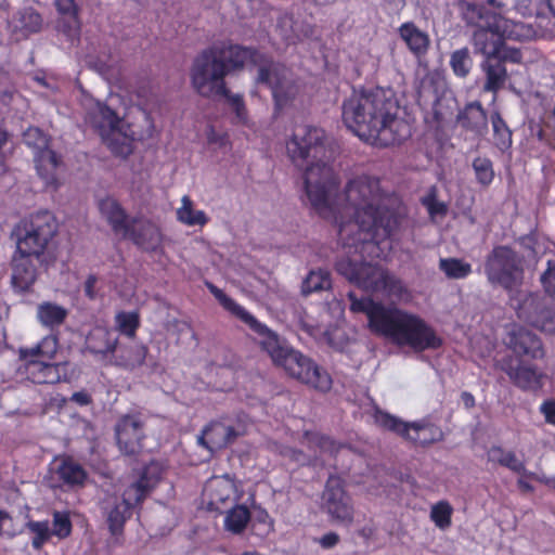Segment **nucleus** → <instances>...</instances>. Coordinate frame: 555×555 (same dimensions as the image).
<instances>
[{
	"instance_id": "nucleus-25",
	"label": "nucleus",
	"mask_w": 555,
	"mask_h": 555,
	"mask_svg": "<svg viewBox=\"0 0 555 555\" xmlns=\"http://www.w3.org/2000/svg\"><path fill=\"white\" fill-rule=\"evenodd\" d=\"M34 162L37 173L43 180L46 186H57L56 169L61 164L57 154L47 146L35 152Z\"/></svg>"
},
{
	"instance_id": "nucleus-62",
	"label": "nucleus",
	"mask_w": 555,
	"mask_h": 555,
	"mask_svg": "<svg viewBox=\"0 0 555 555\" xmlns=\"http://www.w3.org/2000/svg\"><path fill=\"white\" fill-rule=\"evenodd\" d=\"M96 282L98 279L93 274H90L85 282V295L90 299H93L95 297L94 287Z\"/></svg>"
},
{
	"instance_id": "nucleus-64",
	"label": "nucleus",
	"mask_w": 555,
	"mask_h": 555,
	"mask_svg": "<svg viewBox=\"0 0 555 555\" xmlns=\"http://www.w3.org/2000/svg\"><path fill=\"white\" fill-rule=\"evenodd\" d=\"M433 120L437 124V127H440L443 120L442 114L436 106L433 107Z\"/></svg>"
},
{
	"instance_id": "nucleus-27",
	"label": "nucleus",
	"mask_w": 555,
	"mask_h": 555,
	"mask_svg": "<svg viewBox=\"0 0 555 555\" xmlns=\"http://www.w3.org/2000/svg\"><path fill=\"white\" fill-rule=\"evenodd\" d=\"M101 214L106 218L115 233H121L122 236L127 234L131 227V219L129 220L126 210L121 205L112 197H106L99 203Z\"/></svg>"
},
{
	"instance_id": "nucleus-33",
	"label": "nucleus",
	"mask_w": 555,
	"mask_h": 555,
	"mask_svg": "<svg viewBox=\"0 0 555 555\" xmlns=\"http://www.w3.org/2000/svg\"><path fill=\"white\" fill-rule=\"evenodd\" d=\"M43 25L41 14L34 8H24L17 12L14 17V28L24 37L39 33Z\"/></svg>"
},
{
	"instance_id": "nucleus-22",
	"label": "nucleus",
	"mask_w": 555,
	"mask_h": 555,
	"mask_svg": "<svg viewBox=\"0 0 555 555\" xmlns=\"http://www.w3.org/2000/svg\"><path fill=\"white\" fill-rule=\"evenodd\" d=\"M500 369L509 377L513 384L521 389H535L541 386L540 375L531 365H522L508 356L500 361Z\"/></svg>"
},
{
	"instance_id": "nucleus-21",
	"label": "nucleus",
	"mask_w": 555,
	"mask_h": 555,
	"mask_svg": "<svg viewBox=\"0 0 555 555\" xmlns=\"http://www.w3.org/2000/svg\"><path fill=\"white\" fill-rule=\"evenodd\" d=\"M125 238L130 240L144 251H156L162 245L163 234L160 228L153 221L142 217H133Z\"/></svg>"
},
{
	"instance_id": "nucleus-7",
	"label": "nucleus",
	"mask_w": 555,
	"mask_h": 555,
	"mask_svg": "<svg viewBox=\"0 0 555 555\" xmlns=\"http://www.w3.org/2000/svg\"><path fill=\"white\" fill-rule=\"evenodd\" d=\"M485 273L488 282L500 286L515 296L524 283L525 270L522 257L511 246L498 245L487 255Z\"/></svg>"
},
{
	"instance_id": "nucleus-15",
	"label": "nucleus",
	"mask_w": 555,
	"mask_h": 555,
	"mask_svg": "<svg viewBox=\"0 0 555 555\" xmlns=\"http://www.w3.org/2000/svg\"><path fill=\"white\" fill-rule=\"evenodd\" d=\"M94 124L99 134L114 154L129 155L130 146L125 143L126 138L120 130L122 119L113 108L105 103H96Z\"/></svg>"
},
{
	"instance_id": "nucleus-10",
	"label": "nucleus",
	"mask_w": 555,
	"mask_h": 555,
	"mask_svg": "<svg viewBox=\"0 0 555 555\" xmlns=\"http://www.w3.org/2000/svg\"><path fill=\"white\" fill-rule=\"evenodd\" d=\"M508 21L501 13H491L485 9L478 11V22L473 34V44L476 52L486 57L493 56L500 52V48L509 33Z\"/></svg>"
},
{
	"instance_id": "nucleus-42",
	"label": "nucleus",
	"mask_w": 555,
	"mask_h": 555,
	"mask_svg": "<svg viewBox=\"0 0 555 555\" xmlns=\"http://www.w3.org/2000/svg\"><path fill=\"white\" fill-rule=\"evenodd\" d=\"M494 145L502 152L511 149L513 139L512 131L499 112L491 114Z\"/></svg>"
},
{
	"instance_id": "nucleus-49",
	"label": "nucleus",
	"mask_w": 555,
	"mask_h": 555,
	"mask_svg": "<svg viewBox=\"0 0 555 555\" xmlns=\"http://www.w3.org/2000/svg\"><path fill=\"white\" fill-rule=\"evenodd\" d=\"M304 439L308 447L313 450H319L322 453H334L337 451V444L334 439L318 431L306 430Z\"/></svg>"
},
{
	"instance_id": "nucleus-31",
	"label": "nucleus",
	"mask_w": 555,
	"mask_h": 555,
	"mask_svg": "<svg viewBox=\"0 0 555 555\" xmlns=\"http://www.w3.org/2000/svg\"><path fill=\"white\" fill-rule=\"evenodd\" d=\"M482 68L486 74L483 90L496 93L504 87L507 79V69L505 64H503L502 60H496L494 56H488L482 64Z\"/></svg>"
},
{
	"instance_id": "nucleus-5",
	"label": "nucleus",
	"mask_w": 555,
	"mask_h": 555,
	"mask_svg": "<svg viewBox=\"0 0 555 555\" xmlns=\"http://www.w3.org/2000/svg\"><path fill=\"white\" fill-rule=\"evenodd\" d=\"M257 50L222 40L202 50L194 59L190 70L194 90L204 98L225 93V77L255 61Z\"/></svg>"
},
{
	"instance_id": "nucleus-48",
	"label": "nucleus",
	"mask_w": 555,
	"mask_h": 555,
	"mask_svg": "<svg viewBox=\"0 0 555 555\" xmlns=\"http://www.w3.org/2000/svg\"><path fill=\"white\" fill-rule=\"evenodd\" d=\"M216 95L222 96L227 100L228 104L234 112V120L233 122L236 125H247L248 124V111L242 94H233L227 87L225 93H217Z\"/></svg>"
},
{
	"instance_id": "nucleus-6",
	"label": "nucleus",
	"mask_w": 555,
	"mask_h": 555,
	"mask_svg": "<svg viewBox=\"0 0 555 555\" xmlns=\"http://www.w3.org/2000/svg\"><path fill=\"white\" fill-rule=\"evenodd\" d=\"M57 233L55 217L48 210L38 211L21 219L12 230L15 250L34 256L40 261L49 244Z\"/></svg>"
},
{
	"instance_id": "nucleus-39",
	"label": "nucleus",
	"mask_w": 555,
	"mask_h": 555,
	"mask_svg": "<svg viewBox=\"0 0 555 555\" xmlns=\"http://www.w3.org/2000/svg\"><path fill=\"white\" fill-rule=\"evenodd\" d=\"M168 466L164 461L152 460L142 468L140 479L132 486H156L164 481Z\"/></svg>"
},
{
	"instance_id": "nucleus-57",
	"label": "nucleus",
	"mask_w": 555,
	"mask_h": 555,
	"mask_svg": "<svg viewBox=\"0 0 555 555\" xmlns=\"http://www.w3.org/2000/svg\"><path fill=\"white\" fill-rule=\"evenodd\" d=\"M496 60H502L503 64H505L506 61H509L512 63H519L521 61V53L517 49H511L505 46V40H503V43L500 48V52L495 55H493Z\"/></svg>"
},
{
	"instance_id": "nucleus-2",
	"label": "nucleus",
	"mask_w": 555,
	"mask_h": 555,
	"mask_svg": "<svg viewBox=\"0 0 555 555\" xmlns=\"http://www.w3.org/2000/svg\"><path fill=\"white\" fill-rule=\"evenodd\" d=\"M399 103L383 88L353 90L341 104L344 125L363 142L388 147L411 137V125L399 116Z\"/></svg>"
},
{
	"instance_id": "nucleus-29",
	"label": "nucleus",
	"mask_w": 555,
	"mask_h": 555,
	"mask_svg": "<svg viewBox=\"0 0 555 555\" xmlns=\"http://www.w3.org/2000/svg\"><path fill=\"white\" fill-rule=\"evenodd\" d=\"M487 113L478 101L466 104L457 114L459 125L478 134L487 129Z\"/></svg>"
},
{
	"instance_id": "nucleus-61",
	"label": "nucleus",
	"mask_w": 555,
	"mask_h": 555,
	"mask_svg": "<svg viewBox=\"0 0 555 555\" xmlns=\"http://www.w3.org/2000/svg\"><path fill=\"white\" fill-rule=\"evenodd\" d=\"M70 400L79 405H88L92 402L91 396L83 390L74 392Z\"/></svg>"
},
{
	"instance_id": "nucleus-20",
	"label": "nucleus",
	"mask_w": 555,
	"mask_h": 555,
	"mask_svg": "<svg viewBox=\"0 0 555 555\" xmlns=\"http://www.w3.org/2000/svg\"><path fill=\"white\" fill-rule=\"evenodd\" d=\"M505 344L518 358L535 360L544 357L540 337L524 326H515L507 334Z\"/></svg>"
},
{
	"instance_id": "nucleus-40",
	"label": "nucleus",
	"mask_w": 555,
	"mask_h": 555,
	"mask_svg": "<svg viewBox=\"0 0 555 555\" xmlns=\"http://www.w3.org/2000/svg\"><path fill=\"white\" fill-rule=\"evenodd\" d=\"M181 207L177 210V219L189 227L205 225L208 222V217L203 210H195L193 202L190 196L184 195L181 199Z\"/></svg>"
},
{
	"instance_id": "nucleus-60",
	"label": "nucleus",
	"mask_w": 555,
	"mask_h": 555,
	"mask_svg": "<svg viewBox=\"0 0 555 555\" xmlns=\"http://www.w3.org/2000/svg\"><path fill=\"white\" fill-rule=\"evenodd\" d=\"M245 434V430L243 428H236L234 426L225 425L224 424V437L227 441V447L234 443L235 440L243 436Z\"/></svg>"
},
{
	"instance_id": "nucleus-59",
	"label": "nucleus",
	"mask_w": 555,
	"mask_h": 555,
	"mask_svg": "<svg viewBox=\"0 0 555 555\" xmlns=\"http://www.w3.org/2000/svg\"><path fill=\"white\" fill-rule=\"evenodd\" d=\"M541 413L544 415L545 422L555 425V401L546 400L540 406Z\"/></svg>"
},
{
	"instance_id": "nucleus-43",
	"label": "nucleus",
	"mask_w": 555,
	"mask_h": 555,
	"mask_svg": "<svg viewBox=\"0 0 555 555\" xmlns=\"http://www.w3.org/2000/svg\"><path fill=\"white\" fill-rule=\"evenodd\" d=\"M332 287L331 274L326 270H312L304 280L301 293L307 296Z\"/></svg>"
},
{
	"instance_id": "nucleus-44",
	"label": "nucleus",
	"mask_w": 555,
	"mask_h": 555,
	"mask_svg": "<svg viewBox=\"0 0 555 555\" xmlns=\"http://www.w3.org/2000/svg\"><path fill=\"white\" fill-rule=\"evenodd\" d=\"M488 457L491 462L499 463L515 473H522L525 464L517 457L515 452L504 450L502 447H492L488 452Z\"/></svg>"
},
{
	"instance_id": "nucleus-54",
	"label": "nucleus",
	"mask_w": 555,
	"mask_h": 555,
	"mask_svg": "<svg viewBox=\"0 0 555 555\" xmlns=\"http://www.w3.org/2000/svg\"><path fill=\"white\" fill-rule=\"evenodd\" d=\"M72 521L67 512H54L51 534L62 540L72 533Z\"/></svg>"
},
{
	"instance_id": "nucleus-12",
	"label": "nucleus",
	"mask_w": 555,
	"mask_h": 555,
	"mask_svg": "<svg viewBox=\"0 0 555 555\" xmlns=\"http://www.w3.org/2000/svg\"><path fill=\"white\" fill-rule=\"evenodd\" d=\"M325 140L326 134L321 127L296 126L286 141L287 156L295 166L301 167L308 159H317L324 153Z\"/></svg>"
},
{
	"instance_id": "nucleus-4",
	"label": "nucleus",
	"mask_w": 555,
	"mask_h": 555,
	"mask_svg": "<svg viewBox=\"0 0 555 555\" xmlns=\"http://www.w3.org/2000/svg\"><path fill=\"white\" fill-rule=\"evenodd\" d=\"M350 310L364 313L372 333L389 338L399 346H408L415 351L439 349L443 340L422 318L395 306H385L372 298H358L348 294Z\"/></svg>"
},
{
	"instance_id": "nucleus-28",
	"label": "nucleus",
	"mask_w": 555,
	"mask_h": 555,
	"mask_svg": "<svg viewBox=\"0 0 555 555\" xmlns=\"http://www.w3.org/2000/svg\"><path fill=\"white\" fill-rule=\"evenodd\" d=\"M60 347V341L57 335L50 334L42 337L35 346L33 347H21L18 349V359L20 360H54L57 350Z\"/></svg>"
},
{
	"instance_id": "nucleus-1",
	"label": "nucleus",
	"mask_w": 555,
	"mask_h": 555,
	"mask_svg": "<svg viewBox=\"0 0 555 555\" xmlns=\"http://www.w3.org/2000/svg\"><path fill=\"white\" fill-rule=\"evenodd\" d=\"M348 203L356 209V219L340 223L338 238L344 254L336 260V272L366 292H392L399 280L367 258H379L391 248L406 207L401 197L382 186V180L360 175L345 186Z\"/></svg>"
},
{
	"instance_id": "nucleus-53",
	"label": "nucleus",
	"mask_w": 555,
	"mask_h": 555,
	"mask_svg": "<svg viewBox=\"0 0 555 555\" xmlns=\"http://www.w3.org/2000/svg\"><path fill=\"white\" fill-rule=\"evenodd\" d=\"M452 507L446 501H440L431 506L430 519L439 529H447L451 525Z\"/></svg>"
},
{
	"instance_id": "nucleus-45",
	"label": "nucleus",
	"mask_w": 555,
	"mask_h": 555,
	"mask_svg": "<svg viewBox=\"0 0 555 555\" xmlns=\"http://www.w3.org/2000/svg\"><path fill=\"white\" fill-rule=\"evenodd\" d=\"M249 520V511L243 505H237L228 512L224 518V528L231 533L238 534L243 532Z\"/></svg>"
},
{
	"instance_id": "nucleus-35",
	"label": "nucleus",
	"mask_w": 555,
	"mask_h": 555,
	"mask_svg": "<svg viewBox=\"0 0 555 555\" xmlns=\"http://www.w3.org/2000/svg\"><path fill=\"white\" fill-rule=\"evenodd\" d=\"M149 353V348L143 344L126 346L119 349L116 364L126 370H134L142 366Z\"/></svg>"
},
{
	"instance_id": "nucleus-17",
	"label": "nucleus",
	"mask_w": 555,
	"mask_h": 555,
	"mask_svg": "<svg viewBox=\"0 0 555 555\" xmlns=\"http://www.w3.org/2000/svg\"><path fill=\"white\" fill-rule=\"evenodd\" d=\"M321 508L336 525L349 528L354 521L353 504L344 488H324Z\"/></svg>"
},
{
	"instance_id": "nucleus-3",
	"label": "nucleus",
	"mask_w": 555,
	"mask_h": 555,
	"mask_svg": "<svg viewBox=\"0 0 555 555\" xmlns=\"http://www.w3.org/2000/svg\"><path fill=\"white\" fill-rule=\"evenodd\" d=\"M205 285L227 311L261 337L260 346L269 354L274 365L283 367L287 375L320 392L331 390L333 380L326 370L282 341L275 332L259 322L214 283L206 282Z\"/></svg>"
},
{
	"instance_id": "nucleus-36",
	"label": "nucleus",
	"mask_w": 555,
	"mask_h": 555,
	"mask_svg": "<svg viewBox=\"0 0 555 555\" xmlns=\"http://www.w3.org/2000/svg\"><path fill=\"white\" fill-rule=\"evenodd\" d=\"M373 418L375 424L384 430L391 431L403 439L409 436L410 423L385 412L378 408L375 409Z\"/></svg>"
},
{
	"instance_id": "nucleus-34",
	"label": "nucleus",
	"mask_w": 555,
	"mask_h": 555,
	"mask_svg": "<svg viewBox=\"0 0 555 555\" xmlns=\"http://www.w3.org/2000/svg\"><path fill=\"white\" fill-rule=\"evenodd\" d=\"M197 443L209 451L227 448L224 423L212 421L207 424L197 436Z\"/></svg>"
},
{
	"instance_id": "nucleus-14",
	"label": "nucleus",
	"mask_w": 555,
	"mask_h": 555,
	"mask_svg": "<svg viewBox=\"0 0 555 555\" xmlns=\"http://www.w3.org/2000/svg\"><path fill=\"white\" fill-rule=\"evenodd\" d=\"M146 421L141 412L121 415L115 424V437L118 449L125 455L141 452L145 434Z\"/></svg>"
},
{
	"instance_id": "nucleus-55",
	"label": "nucleus",
	"mask_w": 555,
	"mask_h": 555,
	"mask_svg": "<svg viewBox=\"0 0 555 555\" xmlns=\"http://www.w3.org/2000/svg\"><path fill=\"white\" fill-rule=\"evenodd\" d=\"M23 141L27 146L34 149L35 152L49 146V138L41 129L37 127H29L23 133Z\"/></svg>"
},
{
	"instance_id": "nucleus-51",
	"label": "nucleus",
	"mask_w": 555,
	"mask_h": 555,
	"mask_svg": "<svg viewBox=\"0 0 555 555\" xmlns=\"http://www.w3.org/2000/svg\"><path fill=\"white\" fill-rule=\"evenodd\" d=\"M26 527H28L33 533L31 544L36 550L41 548L50 537H52L48 521H30L28 518Z\"/></svg>"
},
{
	"instance_id": "nucleus-9",
	"label": "nucleus",
	"mask_w": 555,
	"mask_h": 555,
	"mask_svg": "<svg viewBox=\"0 0 555 555\" xmlns=\"http://www.w3.org/2000/svg\"><path fill=\"white\" fill-rule=\"evenodd\" d=\"M256 81L271 90L275 115L291 107L299 92L297 83L289 77V69L280 63L267 62L259 66Z\"/></svg>"
},
{
	"instance_id": "nucleus-52",
	"label": "nucleus",
	"mask_w": 555,
	"mask_h": 555,
	"mask_svg": "<svg viewBox=\"0 0 555 555\" xmlns=\"http://www.w3.org/2000/svg\"><path fill=\"white\" fill-rule=\"evenodd\" d=\"M421 204L427 209L431 219L437 216L444 217L448 212L447 204L440 202L437 197L436 188H431L428 193L421 198Z\"/></svg>"
},
{
	"instance_id": "nucleus-38",
	"label": "nucleus",
	"mask_w": 555,
	"mask_h": 555,
	"mask_svg": "<svg viewBox=\"0 0 555 555\" xmlns=\"http://www.w3.org/2000/svg\"><path fill=\"white\" fill-rule=\"evenodd\" d=\"M60 16L66 22L65 33L79 31L81 27L79 8L75 0H54Z\"/></svg>"
},
{
	"instance_id": "nucleus-26",
	"label": "nucleus",
	"mask_w": 555,
	"mask_h": 555,
	"mask_svg": "<svg viewBox=\"0 0 555 555\" xmlns=\"http://www.w3.org/2000/svg\"><path fill=\"white\" fill-rule=\"evenodd\" d=\"M101 214L106 218L115 233H121L122 236L127 234L131 227V219L129 220L126 210L121 205L112 197H106L99 203Z\"/></svg>"
},
{
	"instance_id": "nucleus-58",
	"label": "nucleus",
	"mask_w": 555,
	"mask_h": 555,
	"mask_svg": "<svg viewBox=\"0 0 555 555\" xmlns=\"http://www.w3.org/2000/svg\"><path fill=\"white\" fill-rule=\"evenodd\" d=\"M340 541L339 535L336 532H327L317 540L322 548L330 550L335 547Z\"/></svg>"
},
{
	"instance_id": "nucleus-8",
	"label": "nucleus",
	"mask_w": 555,
	"mask_h": 555,
	"mask_svg": "<svg viewBox=\"0 0 555 555\" xmlns=\"http://www.w3.org/2000/svg\"><path fill=\"white\" fill-rule=\"evenodd\" d=\"M511 305L518 319L548 335L555 334V304L539 293L517 292Z\"/></svg>"
},
{
	"instance_id": "nucleus-47",
	"label": "nucleus",
	"mask_w": 555,
	"mask_h": 555,
	"mask_svg": "<svg viewBox=\"0 0 555 555\" xmlns=\"http://www.w3.org/2000/svg\"><path fill=\"white\" fill-rule=\"evenodd\" d=\"M450 66L456 77L465 78L472 70L473 59L468 48H462L453 51L450 55Z\"/></svg>"
},
{
	"instance_id": "nucleus-63",
	"label": "nucleus",
	"mask_w": 555,
	"mask_h": 555,
	"mask_svg": "<svg viewBox=\"0 0 555 555\" xmlns=\"http://www.w3.org/2000/svg\"><path fill=\"white\" fill-rule=\"evenodd\" d=\"M461 400H462L463 404L465 405V408H467V409L475 406V403H476L475 397L468 391H463L461 393Z\"/></svg>"
},
{
	"instance_id": "nucleus-16",
	"label": "nucleus",
	"mask_w": 555,
	"mask_h": 555,
	"mask_svg": "<svg viewBox=\"0 0 555 555\" xmlns=\"http://www.w3.org/2000/svg\"><path fill=\"white\" fill-rule=\"evenodd\" d=\"M9 512L0 509V537L13 538L26 527L29 508L18 488H3Z\"/></svg>"
},
{
	"instance_id": "nucleus-23",
	"label": "nucleus",
	"mask_w": 555,
	"mask_h": 555,
	"mask_svg": "<svg viewBox=\"0 0 555 555\" xmlns=\"http://www.w3.org/2000/svg\"><path fill=\"white\" fill-rule=\"evenodd\" d=\"M399 38L416 59L424 57L430 47L429 35L422 30L414 22H404L398 28Z\"/></svg>"
},
{
	"instance_id": "nucleus-32",
	"label": "nucleus",
	"mask_w": 555,
	"mask_h": 555,
	"mask_svg": "<svg viewBox=\"0 0 555 555\" xmlns=\"http://www.w3.org/2000/svg\"><path fill=\"white\" fill-rule=\"evenodd\" d=\"M56 474L67 486H83L88 476L82 465L68 455L61 459Z\"/></svg>"
},
{
	"instance_id": "nucleus-37",
	"label": "nucleus",
	"mask_w": 555,
	"mask_h": 555,
	"mask_svg": "<svg viewBox=\"0 0 555 555\" xmlns=\"http://www.w3.org/2000/svg\"><path fill=\"white\" fill-rule=\"evenodd\" d=\"M67 310L56 304L46 301L38 306L37 318L47 327L60 326L67 318Z\"/></svg>"
},
{
	"instance_id": "nucleus-56",
	"label": "nucleus",
	"mask_w": 555,
	"mask_h": 555,
	"mask_svg": "<svg viewBox=\"0 0 555 555\" xmlns=\"http://www.w3.org/2000/svg\"><path fill=\"white\" fill-rule=\"evenodd\" d=\"M540 281L546 294L555 295V260H547L546 270L542 273Z\"/></svg>"
},
{
	"instance_id": "nucleus-41",
	"label": "nucleus",
	"mask_w": 555,
	"mask_h": 555,
	"mask_svg": "<svg viewBox=\"0 0 555 555\" xmlns=\"http://www.w3.org/2000/svg\"><path fill=\"white\" fill-rule=\"evenodd\" d=\"M439 269L448 279L463 280L472 274L473 269L469 262L461 258L449 257L439 260Z\"/></svg>"
},
{
	"instance_id": "nucleus-24",
	"label": "nucleus",
	"mask_w": 555,
	"mask_h": 555,
	"mask_svg": "<svg viewBox=\"0 0 555 555\" xmlns=\"http://www.w3.org/2000/svg\"><path fill=\"white\" fill-rule=\"evenodd\" d=\"M118 338L106 327L96 326L90 331L86 338V349L103 360L116 351Z\"/></svg>"
},
{
	"instance_id": "nucleus-11",
	"label": "nucleus",
	"mask_w": 555,
	"mask_h": 555,
	"mask_svg": "<svg viewBox=\"0 0 555 555\" xmlns=\"http://www.w3.org/2000/svg\"><path fill=\"white\" fill-rule=\"evenodd\" d=\"M306 195L314 210L320 215L330 210L328 196L338 188L333 169L324 162L311 163L304 173Z\"/></svg>"
},
{
	"instance_id": "nucleus-50",
	"label": "nucleus",
	"mask_w": 555,
	"mask_h": 555,
	"mask_svg": "<svg viewBox=\"0 0 555 555\" xmlns=\"http://www.w3.org/2000/svg\"><path fill=\"white\" fill-rule=\"evenodd\" d=\"M473 168L478 183L488 186L494 179L492 162L487 157H476L473 160Z\"/></svg>"
},
{
	"instance_id": "nucleus-19",
	"label": "nucleus",
	"mask_w": 555,
	"mask_h": 555,
	"mask_svg": "<svg viewBox=\"0 0 555 555\" xmlns=\"http://www.w3.org/2000/svg\"><path fill=\"white\" fill-rule=\"evenodd\" d=\"M23 362L22 373L28 380L37 385H54L67 380V363H52L48 360H21Z\"/></svg>"
},
{
	"instance_id": "nucleus-30",
	"label": "nucleus",
	"mask_w": 555,
	"mask_h": 555,
	"mask_svg": "<svg viewBox=\"0 0 555 555\" xmlns=\"http://www.w3.org/2000/svg\"><path fill=\"white\" fill-rule=\"evenodd\" d=\"M443 439V431L435 424L428 422L410 423L409 436L405 440L414 446L427 447Z\"/></svg>"
},
{
	"instance_id": "nucleus-18",
	"label": "nucleus",
	"mask_w": 555,
	"mask_h": 555,
	"mask_svg": "<svg viewBox=\"0 0 555 555\" xmlns=\"http://www.w3.org/2000/svg\"><path fill=\"white\" fill-rule=\"evenodd\" d=\"M36 258L17 251H13L11 268V287L15 294L26 295L34 292V286L39 278V270L35 263Z\"/></svg>"
},
{
	"instance_id": "nucleus-46",
	"label": "nucleus",
	"mask_w": 555,
	"mask_h": 555,
	"mask_svg": "<svg viewBox=\"0 0 555 555\" xmlns=\"http://www.w3.org/2000/svg\"><path fill=\"white\" fill-rule=\"evenodd\" d=\"M140 324V315L137 311H119L115 315L117 331L129 338L135 337Z\"/></svg>"
},
{
	"instance_id": "nucleus-13",
	"label": "nucleus",
	"mask_w": 555,
	"mask_h": 555,
	"mask_svg": "<svg viewBox=\"0 0 555 555\" xmlns=\"http://www.w3.org/2000/svg\"><path fill=\"white\" fill-rule=\"evenodd\" d=\"M150 488H119L106 502V522L115 543H119L124 526L132 508L149 493Z\"/></svg>"
}]
</instances>
